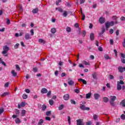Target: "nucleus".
I'll return each mask as SVG.
<instances>
[{"label":"nucleus","instance_id":"69168bd1","mask_svg":"<svg viewBox=\"0 0 125 125\" xmlns=\"http://www.w3.org/2000/svg\"><path fill=\"white\" fill-rule=\"evenodd\" d=\"M121 57H122V58H125V54L121 53Z\"/></svg>","mask_w":125,"mask_h":125},{"label":"nucleus","instance_id":"5701e85b","mask_svg":"<svg viewBox=\"0 0 125 125\" xmlns=\"http://www.w3.org/2000/svg\"><path fill=\"white\" fill-rule=\"evenodd\" d=\"M90 39L91 41H93V40H94V34L93 33H91L90 35Z\"/></svg>","mask_w":125,"mask_h":125},{"label":"nucleus","instance_id":"680f3d73","mask_svg":"<svg viewBox=\"0 0 125 125\" xmlns=\"http://www.w3.org/2000/svg\"><path fill=\"white\" fill-rule=\"evenodd\" d=\"M74 27H75V28H79V23H76L74 24Z\"/></svg>","mask_w":125,"mask_h":125},{"label":"nucleus","instance_id":"b1692460","mask_svg":"<svg viewBox=\"0 0 125 125\" xmlns=\"http://www.w3.org/2000/svg\"><path fill=\"white\" fill-rule=\"evenodd\" d=\"M103 99L104 100V102H105V103H107V102L109 101V99L107 97H104L103 98Z\"/></svg>","mask_w":125,"mask_h":125},{"label":"nucleus","instance_id":"bf43d9fd","mask_svg":"<svg viewBox=\"0 0 125 125\" xmlns=\"http://www.w3.org/2000/svg\"><path fill=\"white\" fill-rule=\"evenodd\" d=\"M83 63L85 64V65H89V63L87 62L86 61H83Z\"/></svg>","mask_w":125,"mask_h":125},{"label":"nucleus","instance_id":"20e7f679","mask_svg":"<svg viewBox=\"0 0 125 125\" xmlns=\"http://www.w3.org/2000/svg\"><path fill=\"white\" fill-rule=\"evenodd\" d=\"M80 108L82 111H89L90 108L89 107H85V105L80 104Z\"/></svg>","mask_w":125,"mask_h":125},{"label":"nucleus","instance_id":"423d86ee","mask_svg":"<svg viewBox=\"0 0 125 125\" xmlns=\"http://www.w3.org/2000/svg\"><path fill=\"white\" fill-rule=\"evenodd\" d=\"M84 123L83 119H80L77 120V125H83Z\"/></svg>","mask_w":125,"mask_h":125},{"label":"nucleus","instance_id":"c756f323","mask_svg":"<svg viewBox=\"0 0 125 125\" xmlns=\"http://www.w3.org/2000/svg\"><path fill=\"white\" fill-rule=\"evenodd\" d=\"M120 104L123 106V107H125V100H123L121 103Z\"/></svg>","mask_w":125,"mask_h":125},{"label":"nucleus","instance_id":"412c9836","mask_svg":"<svg viewBox=\"0 0 125 125\" xmlns=\"http://www.w3.org/2000/svg\"><path fill=\"white\" fill-rule=\"evenodd\" d=\"M39 42H40V43H43V44H44V43H45V41L42 39H40L39 40Z\"/></svg>","mask_w":125,"mask_h":125},{"label":"nucleus","instance_id":"bb28decb","mask_svg":"<svg viewBox=\"0 0 125 125\" xmlns=\"http://www.w3.org/2000/svg\"><path fill=\"white\" fill-rule=\"evenodd\" d=\"M52 34H55L56 33V29L55 28H53L51 30Z\"/></svg>","mask_w":125,"mask_h":125},{"label":"nucleus","instance_id":"7c9ffc66","mask_svg":"<svg viewBox=\"0 0 125 125\" xmlns=\"http://www.w3.org/2000/svg\"><path fill=\"white\" fill-rule=\"evenodd\" d=\"M42 124H43V120L40 119L38 123V125H42Z\"/></svg>","mask_w":125,"mask_h":125},{"label":"nucleus","instance_id":"a878e982","mask_svg":"<svg viewBox=\"0 0 125 125\" xmlns=\"http://www.w3.org/2000/svg\"><path fill=\"white\" fill-rule=\"evenodd\" d=\"M0 64H2L4 66H6V64L5 63V62H4L2 61V59H1V58H0Z\"/></svg>","mask_w":125,"mask_h":125},{"label":"nucleus","instance_id":"9d476101","mask_svg":"<svg viewBox=\"0 0 125 125\" xmlns=\"http://www.w3.org/2000/svg\"><path fill=\"white\" fill-rule=\"evenodd\" d=\"M64 100H69V98H70V95L68 94H66L63 96Z\"/></svg>","mask_w":125,"mask_h":125},{"label":"nucleus","instance_id":"052dcab7","mask_svg":"<svg viewBox=\"0 0 125 125\" xmlns=\"http://www.w3.org/2000/svg\"><path fill=\"white\" fill-rule=\"evenodd\" d=\"M110 44L113 45L114 44V41L113 39H110Z\"/></svg>","mask_w":125,"mask_h":125},{"label":"nucleus","instance_id":"79ce46f5","mask_svg":"<svg viewBox=\"0 0 125 125\" xmlns=\"http://www.w3.org/2000/svg\"><path fill=\"white\" fill-rule=\"evenodd\" d=\"M45 109H46V105H45V104H43L42 106V111H45Z\"/></svg>","mask_w":125,"mask_h":125},{"label":"nucleus","instance_id":"c9c22d12","mask_svg":"<svg viewBox=\"0 0 125 125\" xmlns=\"http://www.w3.org/2000/svg\"><path fill=\"white\" fill-rule=\"evenodd\" d=\"M105 33V27H103L102 28V32L101 33V35H103Z\"/></svg>","mask_w":125,"mask_h":125},{"label":"nucleus","instance_id":"0eeeda50","mask_svg":"<svg viewBox=\"0 0 125 125\" xmlns=\"http://www.w3.org/2000/svg\"><path fill=\"white\" fill-rule=\"evenodd\" d=\"M24 39L26 41H28V40H31V39H32V37H31V35H30V34L26 33L24 36Z\"/></svg>","mask_w":125,"mask_h":125},{"label":"nucleus","instance_id":"f704fd0d","mask_svg":"<svg viewBox=\"0 0 125 125\" xmlns=\"http://www.w3.org/2000/svg\"><path fill=\"white\" fill-rule=\"evenodd\" d=\"M15 122L16 124H20V123H21V121L20 119H19V118H17L15 120Z\"/></svg>","mask_w":125,"mask_h":125},{"label":"nucleus","instance_id":"c85d7f7f","mask_svg":"<svg viewBox=\"0 0 125 125\" xmlns=\"http://www.w3.org/2000/svg\"><path fill=\"white\" fill-rule=\"evenodd\" d=\"M49 103L50 105H51V106H52L53 105V104H54V101H53V100H50L49 101Z\"/></svg>","mask_w":125,"mask_h":125},{"label":"nucleus","instance_id":"ea45409f","mask_svg":"<svg viewBox=\"0 0 125 125\" xmlns=\"http://www.w3.org/2000/svg\"><path fill=\"white\" fill-rule=\"evenodd\" d=\"M51 115V111L49 110L46 112V115L50 116Z\"/></svg>","mask_w":125,"mask_h":125},{"label":"nucleus","instance_id":"4468645a","mask_svg":"<svg viewBox=\"0 0 125 125\" xmlns=\"http://www.w3.org/2000/svg\"><path fill=\"white\" fill-rule=\"evenodd\" d=\"M117 100V97L115 96H110V101L115 102Z\"/></svg>","mask_w":125,"mask_h":125},{"label":"nucleus","instance_id":"de8ad7c7","mask_svg":"<svg viewBox=\"0 0 125 125\" xmlns=\"http://www.w3.org/2000/svg\"><path fill=\"white\" fill-rule=\"evenodd\" d=\"M121 120H125V114H122L121 116Z\"/></svg>","mask_w":125,"mask_h":125},{"label":"nucleus","instance_id":"4d7b16f0","mask_svg":"<svg viewBox=\"0 0 125 125\" xmlns=\"http://www.w3.org/2000/svg\"><path fill=\"white\" fill-rule=\"evenodd\" d=\"M25 92H26V93H30V92H31V91H30V89H26L25 90Z\"/></svg>","mask_w":125,"mask_h":125},{"label":"nucleus","instance_id":"ddd939ff","mask_svg":"<svg viewBox=\"0 0 125 125\" xmlns=\"http://www.w3.org/2000/svg\"><path fill=\"white\" fill-rule=\"evenodd\" d=\"M47 89L45 88H42V89H41V93H47Z\"/></svg>","mask_w":125,"mask_h":125},{"label":"nucleus","instance_id":"2f4dec72","mask_svg":"<svg viewBox=\"0 0 125 125\" xmlns=\"http://www.w3.org/2000/svg\"><path fill=\"white\" fill-rule=\"evenodd\" d=\"M20 45V44L19 43H17L14 45V49H17L18 48V47H19V46Z\"/></svg>","mask_w":125,"mask_h":125},{"label":"nucleus","instance_id":"e2e57ef3","mask_svg":"<svg viewBox=\"0 0 125 125\" xmlns=\"http://www.w3.org/2000/svg\"><path fill=\"white\" fill-rule=\"evenodd\" d=\"M7 24L9 25L10 24V20L8 19H7Z\"/></svg>","mask_w":125,"mask_h":125},{"label":"nucleus","instance_id":"4c0bfd02","mask_svg":"<svg viewBox=\"0 0 125 125\" xmlns=\"http://www.w3.org/2000/svg\"><path fill=\"white\" fill-rule=\"evenodd\" d=\"M66 32H67V33H71V27H66Z\"/></svg>","mask_w":125,"mask_h":125},{"label":"nucleus","instance_id":"e433bc0d","mask_svg":"<svg viewBox=\"0 0 125 125\" xmlns=\"http://www.w3.org/2000/svg\"><path fill=\"white\" fill-rule=\"evenodd\" d=\"M15 113L16 114V115H20V111L19 110H18V109H15Z\"/></svg>","mask_w":125,"mask_h":125},{"label":"nucleus","instance_id":"58836bf2","mask_svg":"<svg viewBox=\"0 0 125 125\" xmlns=\"http://www.w3.org/2000/svg\"><path fill=\"white\" fill-rule=\"evenodd\" d=\"M15 66L18 71H20V70H21V69L20 68V66H19L18 64H16Z\"/></svg>","mask_w":125,"mask_h":125},{"label":"nucleus","instance_id":"6e6d98bb","mask_svg":"<svg viewBox=\"0 0 125 125\" xmlns=\"http://www.w3.org/2000/svg\"><path fill=\"white\" fill-rule=\"evenodd\" d=\"M109 33L112 35L114 33V30L113 29H110L109 30Z\"/></svg>","mask_w":125,"mask_h":125},{"label":"nucleus","instance_id":"6ab92c4d","mask_svg":"<svg viewBox=\"0 0 125 125\" xmlns=\"http://www.w3.org/2000/svg\"><path fill=\"white\" fill-rule=\"evenodd\" d=\"M91 97V93H89L86 94V99H89Z\"/></svg>","mask_w":125,"mask_h":125},{"label":"nucleus","instance_id":"0e129e2a","mask_svg":"<svg viewBox=\"0 0 125 125\" xmlns=\"http://www.w3.org/2000/svg\"><path fill=\"white\" fill-rule=\"evenodd\" d=\"M120 20H121V21H125V17H122L120 18Z\"/></svg>","mask_w":125,"mask_h":125},{"label":"nucleus","instance_id":"a211bd4d","mask_svg":"<svg viewBox=\"0 0 125 125\" xmlns=\"http://www.w3.org/2000/svg\"><path fill=\"white\" fill-rule=\"evenodd\" d=\"M81 14L82 15V20H84L85 19V15H84V14L83 13V9H81Z\"/></svg>","mask_w":125,"mask_h":125},{"label":"nucleus","instance_id":"09e8293b","mask_svg":"<svg viewBox=\"0 0 125 125\" xmlns=\"http://www.w3.org/2000/svg\"><path fill=\"white\" fill-rule=\"evenodd\" d=\"M70 102L71 104H74V105H76V101H75L74 100H71Z\"/></svg>","mask_w":125,"mask_h":125},{"label":"nucleus","instance_id":"1a4fd4ad","mask_svg":"<svg viewBox=\"0 0 125 125\" xmlns=\"http://www.w3.org/2000/svg\"><path fill=\"white\" fill-rule=\"evenodd\" d=\"M78 82L80 83L82 82L83 84H86L87 83V82H86V81L85 80L83 79L82 78L78 79Z\"/></svg>","mask_w":125,"mask_h":125},{"label":"nucleus","instance_id":"49530a36","mask_svg":"<svg viewBox=\"0 0 125 125\" xmlns=\"http://www.w3.org/2000/svg\"><path fill=\"white\" fill-rule=\"evenodd\" d=\"M93 118L94 120H97V118H98V116H97L96 114H94L93 116Z\"/></svg>","mask_w":125,"mask_h":125},{"label":"nucleus","instance_id":"13d9d810","mask_svg":"<svg viewBox=\"0 0 125 125\" xmlns=\"http://www.w3.org/2000/svg\"><path fill=\"white\" fill-rule=\"evenodd\" d=\"M59 73V72H58V70H56L55 72V75L56 77H57V76H58Z\"/></svg>","mask_w":125,"mask_h":125},{"label":"nucleus","instance_id":"7ed1b4c3","mask_svg":"<svg viewBox=\"0 0 125 125\" xmlns=\"http://www.w3.org/2000/svg\"><path fill=\"white\" fill-rule=\"evenodd\" d=\"M56 10H58V11L61 13L63 12L62 13V16H63V17H67L68 16V12L67 11H63V9L61 8H56Z\"/></svg>","mask_w":125,"mask_h":125},{"label":"nucleus","instance_id":"4be33fe9","mask_svg":"<svg viewBox=\"0 0 125 125\" xmlns=\"http://www.w3.org/2000/svg\"><path fill=\"white\" fill-rule=\"evenodd\" d=\"M39 12V8H36L32 10V12L34 14L38 13Z\"/></svg>","mask_w":125,"mask_h":125},{"label":"nucleus","instance_id":"2eb2a0df","mask_svg":"<svg viewBox=\"0 0 125 125\" xmlns=\"http://www.w3.org/2000/svg\"><path fill=\"white\" fill-rule=\"evenodd\" d=\"M11 74H12L13 77H15L17 76V73L15 72V70H12L11 71Z\"/></svg>","mask_w":125,"mask_h":125},{"label":"nucleus","instance_id":"37998d69","mask_svg":"<svg viewBox=\"0 0 125 125\" xmlns=\"http://www.w3.org/2000/svg\"><path fill=\"white\" fill-rule=\"evenodd\" d=\"M45 120H46V121H51V118H50V117H49L48 116H46L45 117Z\"/></svg>","mask_w":125,"mask_h":125},{"label":"nucleus","instance_id":"aec40b11","mask_svg":"<svg viewBox=\"0 0 125 125\" xmlns=\"http://www.w3.org/2000/svg\"><path fill=\"white\" fill-rule=\"evenodd\" d=\"M68 83L69 85H73V84H75V82L72 80H70L68 82Z\"/></svg>","mask_w":125,"mask_h":125},{"label":"nucleus","instance_id":"393cba45","mask_svg":"<svg viewBox=\"0 0 125 125\" xmlns=\"http://www.w3.org/2000/svg\"><path fill=\"white\" fill-rule=\"evenodd\" d=\"M9 95V93L8 92H5L1 95V97H5V96H7Z\"/></svg>","mask_w":125,"mask_h":125},{"label":"nucleus","instance_id":"a18cd8bd","mask_svg":"<svg viewBox=\"0 0 125 125\" xmlns=\"http://www.w3.org/2000/svg\"><path fill=\"white\" fill-rule=\"evenodd\" d=\"M9 86V82H7L4 84V87H5V88H6V87H8Z\"/></svg>","mask_w":125,"mask_h":125},{"label":"nucleus","instance_id":"3c124183","mask_svg":"<svg viewBox=\"0 0 125 125\" xmlns=\"http://www.w3.org/2000/svg\"><path fill=\"white\" fill-rule=\"evenodd\" d=\"M25 102H22L21 104V107H25Z\"/></svg>","mask_w":125,"mask_h":125},{"label":"nucleus","instance_id":"72a5a7b5","mask_svg":"<svg viewBox=\"0 0 125 125\" xmlns=\"http://www.w3.org/2000/svg\"><path fill=\"white\" fill-rule=\"evenodd\" d=\"M22 98L23 99H27V98H28V95L26 94H23L22 95Z\"/></svg>","mask_w":125,"mask_h":125},{"label":"nucleus","instance_id":"f8f14e48","mask_svg":"<svg viewBox=\"0 0 125 125\" xmlns=\"http://www.w3.org/2000/svg\"><path fill=\"white\" fill-rule=\"evenodd\" d=\"M94 97L96 100H98V99H99V97H100V95L99 94H94Z\"/></svg>","mask_w":125,"mask_h":125},{"label":"nucleus","instance_id":"dca6fc26","mask_svg":"<svg viewBox=\"0 0 125 125\" xmlns=\"http://www.w3.org/2000/svg\"><path fill=\"white\" fill-rule=\"evenodd\" d=\"M25 115H26V110H25L24 109H23L21 110V117H24Z\"/></svg>","mask_w":125,"mask_h":125},{"label":"nucleus","instance_id":"9b49d317","mask_svg":"<svg viewBox=\"0 0 125 125\" xmlns=\"http://www.w3.org/2000/svg\"><path fill=\"white\" fill-rule=\"evenodd\" d=\"M92 78L94 80H97V73L94 72L92 74Z\"/></svg>","mask_w":125,"mask_h":125},{"label":"nucleus","instance_id":"5fc2aeb1","mask_svg":"<svg viewBox=\"0 0 125 125\" xmlns=\"http://www.w3.org/2000/svg\"><path fill=\"white\" fill-rule=\"evenodd\" d=\"M31 36H34V29L30 30Z\"/></svg>","mask_w":125,"mask_h":125},{"label":"nucleus","instance_id":"f03ea898","mask_svg":"<svg viewBox=\"0 0 125 125\" xmlns=\"http://www.w3.org/2000/svg\"><path fill=\"white\" fill-rule=\"evenodd\" d=\"M3 50L2 52V54H3L5 57H7V56H8L7 52L8 50H9V47L6 45L3 47Z\"/></svg>","mask_w":125,"mask_h":125},{"label":"nucleus","instance_id":"603ef678","mask_svg":"<svg viewBox=\"0 0 125 125\" xmlns=\"http://www.w3.org/2000/svg\"><path fill=\"white\" fill-rule=\"evenodd\" d=\"M33 72H35V73H36V72H38V68L37 67L33 68Z\"/></svg>","mask_w":125,"mask_h":125},{"label":"nucleus","instance_id":"cd10ccee","mask_svg":"<svg viewBox=\"0 0 125 125\" xmlns=\"http://www.w3.org/2000/svg\"><path fill=\"white\" fill-rule=\"evenodd\" d=\"M110 105H112L113 107H114V106H115V102L113 101H110Z\"/></svg>","mask_w":125,"mask_h":125},{"label":"nucleus","instance_id":"473e14b6","mask_svg":"<svg viewBox=\"0 0 125 125\" xmlns=\"http://www.w3.org/2000/svg\"><path fill=\"white\" fill-rule=\"evenodd\" d=\"M63 108H64V104H61L59 106V110H62Z\"/></svg>","mask_w":125,"mask_h":125},{"label":"nucleus","instance_id":"8fccbe9b","mask_svg":"<svg viewBox=\"0 0 125 125\" xmlns=\"http://www.w3.org/2000/svg\"><path fill=\"white\" fill-rule=\"evenodd\" d=\"M50 95H51V91H49L47 93V96H48V97H49Z\"/></svg>","mask_w":125,"mask_h":125},{"label":"nucleus","instance_id":"6e6552de","mask_svg":"<svg viewBox=\"0 0 125 125\" xmlns=\"http://www.w3.org/2000/svg\"><path fill=\"white\" fill-rule=\"evenodd\" d=\"M118 71L120 72V73H123L125 71V67H123L122 66H119L118 67Z\"/></svg>","mask_w":125,"mask_h":125},{"label":"nucleus","instance_id":"a19ab883","mask_svg":"<svg viewBox=\"0 0 125 125\" xmlns=\"http://www.w3.org/2000/svg\"><path fill=\"white\" fill-rule=\"evenodd\" d=\"M104 57L105 59H106V60H108V59H110V57H109L108 55H106V54L104 55Z\"/></svg>","mask_w":125,"mask_h":125},{"label":"nucleus","instance_id":"f257e3e1","mask_svg":"<svg viewBox=\"0 0 125 125\" xmlns=\"http://www.w3.org/2000/svg\"><path fill=\"white\" fill-rule=\"evenodd\" d=\"M121 84H125V82L123 81L122 80H120V81L117 82V90H121L122 88L123 90H125V86L123 85L122 86Z\"/></svg>","mask_w":125,"mask_h":125},{"label":"nucleus","instance_id":"338daca9","mask_svg":"<svg viewBox=\"0 0 125 125\" xmlns=\"http://www.w3.org/2000/svg\"><path fill=\"white\" fill-rule=\"evenodd\" d=\"M123 47L125 48V39H124V41L123 42Z\"/></svg>","mask_w":125,"mask_h":125},{"label":"nucleus","instance_id":"864d4df0","mask_svg":"<svg viewBox=\"0 0 125 125\" xmlns=\"http://www.w3.org/2000/svg\"><path fill=\"white\" fill-rule=\"evenodd\" d=\"M98 50H99V51H103V48H102V47L99 46V47H98Z\"/></svg>","mask_w":125,"mask_h":125},{"label":"nucleus","instance_id":"774afa93","mask_svg":"<svg viewBox=\"0 0 125 125\" xmlns=\"http://www.w3.org/2000/svg\"><path fill=\"white\" fill-rule=\"evenodd\" d=\"M121 62L124 64L125 63V59H121Z\"/></svg>","mask_w":125,"mask_h":125},{"label":"nucleus","instance_id":"f3484780","mask_svg":"<svg viewBox=\"0 0 125 125\" xmlns=\"http://www.w3.org/2000/svg\"><path fill=\"white\" fill-rule=\"evenodd\" d=\"M99 21L101 24H103L105 22V21H104V19L102 18H100L99 19Z\"/></svg>","mask_w":125,"mask_h":125},{"label":"nucleus","instance_id":"39448f33","mask_svg":"<svg viewBox=\"0 0 125 125\" xmlns=\"http://www.w3.org/2000/svg\"><path fill=\"white\" fill-rule=\"evenodd\" d=\"M114 24V21H111L110 22H109L108 21H107L105 22V28H106V29L109 28V27H110V26H113Z\"/></svg>","mask_w":125,"mask_h":125},{"label":"nucleus","instance_id":"c03bdc74","mask_svg":"<svg viewBox=\"0 0 125 125\" xmlns=\"http://www.w3.org/2000/svg\"><path fill=\"white\" fill-rule=\"evenodd\" d=\"M67 120L69 125H71V117L70 116H68Z\"/></svg>","mask_w":125,"mask_h":125}]
</instances>
